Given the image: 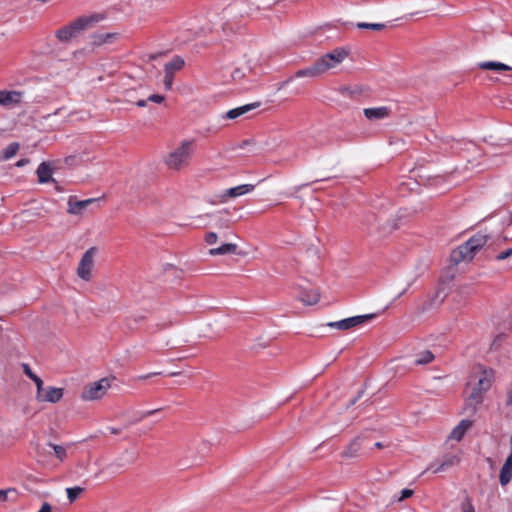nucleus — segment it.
I'll return each mask as SVG.
<instances>
[{
    "label": "nucleus",
    "mask_w": 512,
    "mask_h": 512,
    "mask_svg": "<svg viewBox=\"0 0 512 512\" xmlns=\"http://www.w3.org/2000/svg\"><path fill=\"white\" fill-rule=\"evenodd\" d=\"M110 388V380L102 378L99 381L86 385L81 393V398L85 401L101 399Z\"/></svg>",
    "instance_id": "nucleus-4"
},
{
    "label": "nucleus",
    "mask_w": 512,
    "mask_h": 512,
    "mask_svg": "<svg viewBox=\"0 0 512 512\" xmlns=\"http://www.w3.org/2000/svg\"><path fill=\"white\" fill-rule=\"evenodd\" d=\"M184 65L185 61L182 57L174 56L171 61L165 64L164 71L174 74L175 72L181 70Z\"/></svg>",
    "instance_id": "nucleus-25"
},
{
    "label": "nucleus",
    "mask_w": 512,
    "mask_h": 512,
    "mask_svg": "<svg viewBox=\"0 0 512 512\" xmlns=\"http://www.w3.org/2000/svg\"><path fill=\"white\" fill-rule=\"evenodd\" d=\"M144 319H145V317L142 315L131 317L128 319V327L133 328V324H138V323L144 321Z\"/></svg>",
    "instance_id": "nucleus-40"
},
{
    "label": "nucleus",
    "mask_w": 512,
    "mask_h": 512,
    "mask_svg": "<svg viewBox=\"0 0 512 512\" xmlns=\"http://www.w3.org/2000/svg\"><path fill=\"white\" fill-rule=\"evenodd\" d=\"M97 201L95 198H90L86 200H77L75 196H70L68 199V209L67 212L72 215H80L83 210L86 209L90 204Z\"/></svg>",
    "instance_id": "nucleus-11"
},
{
    "label": "nucleus",
    "mask_w": 512,
    "mask_h": 512,
    "mask_svg": "<svg viewBox=\"0 0 512 512\" xmlns=\"http://www.w3.org/2000/svg\"><path fill=\"white\" fill-rule=\"evenodd\" d=\"M174 74L165 72L164 86L166 90H171L173 86Z\"/></svg>",
    "instance_id": "nucleus-35"
},
{
    "label": "nucleus",
    "mask_w": 512,
    "mask_h": 512,
    "mask_svg": "<svg viewBox=\"0 0 512 512\" xmlns=\"http://www.w3.org/2000/svg\"><path fill=\"white\" fill-rule=\"evenodd\" d=\"M238 246L234 243H225L217 248H211L209 250V254L212 256L215 255H225V254H235L237 253Z\"/></svg>",
    "instance_id": "nucleus-20"
},
{
    "label": "nucleus",
    "mask_w": 512,
    "mask_h": 512,
    "mask_svg": "<svg viewBox=\"0 0 512 512\" xmlns=\"http://www.w3.org/2000/svg\"><path fill=\"white\" fill-rule=\"evenodd\" d=\"M324 72L319 65L318 61L316 60L311 66L306 67L304 69L297 70L293 76L288 78L285 83L290 82L294 78H301V77H310L315 78L320 75H322Z\"/></svg>",
    "instance_id": "nucleus-12"
},
{
    "label": "nucleus",
    "mask_w": 512,
    "mask_h": 512,
    "mask_svg": "<svg viewBox=\"0 0 512 512\" xmlns=\"http://www.w3.org/2000/svg\"><path fill=\"white\" fill-rule=\"evenodd\" d=\"M20 149V143L11 142L0 154V161H7L14 157Z\"/></svg>",
    "instance_id": "nucleus-26"
},
{
    "label": "nucleus",
    "mask_w": 512,
    "mask_h": 512,
    "mask_svg": "<svg viewBox=\"0 0 512 512\" xmlns=\"http://www.w3.org/2000/svg\"><path fill=\"white\" fill-rule=\"evenodd\" d=\"M104 19L105 15L102 13L80 16L71 23L58 29L55 32V36L60 42L67 43L81 32L93 28L97 23Z\"/></svg>",
    "instance_id": "nucleus-1"
},
{
    "label": "nucleus",
    "mask_w": 512,
    "mask_h": 512,
    "mask_svg": "<svg viewBox=\"0 0 512 512\" xmlns=\"http://www.w3.org/2000/svg\"><path fill=\"white\" fill-rule=\"evenodd\" d=\"M22 93L19 91L0 90V105L11 106L21 102Z\"/></svg>",
    "instance_id": "nucleus-13"
},
{
    "label": "nucleus",
    "mask_w": 512,
    "mask_h": 512,
    "mask_svg": "<svg viewBox=\"0 0 512 512\" xmlns=\"http://www.w3.org/2000/svg\"><path fill=\"white\" fill-rule=\"evenodd\" d=\"M165 100V97L163 95L159 94H152L148 97V101H152L155 103H162Z\"/></svg>",
    "instance_id": "nucleus-43"
},
{
    "label": "nucleus",
    "mask_w": 512,
    "mask_h": 512,
    "mask_svg": "<svg viewBox=\"0 0 512 512\" xmlns=\"http://www.w3.org/2000/svg\"><path fill=\"white\" fill-rule=\"evenodd\" d=\"M228 211H219L214 215L215 227L218 229H229L232 221L228 218Z\"/></svg>",
    "instance_id": "nucleus-22"
},
{
    "label": "nucleus",
    "mask_w": 512,
    "mask_h": 512,
    "mask_svg": "<svg viewBox=\"0 0 512 512\" xmlns=\"http://www.w3.org/2000/svg\"><path fill=\"white\" fill-rule=\"evenodd\" d=\"M298 298L305 305H315L320 300V293L315 289L304 290Z\"/></svg>",
    "instance_id": "nucleus-18"
},
{
    "label": "nucleus",
    "mask_w": 512,
    "mask_h": 512,
    "mask_svg": "<svg viewBox=\"0 0 512 512\" xmlns=\"http://www.w3.org/2000/svg\"><path fill=\"white\" fill-rule=\"evenodd\" d=\"M56 186H55V189L58 191V192H62L63 189L57 184V182L55 183Z\"/></svg>",
    "instance_id": "nucleus-58"
},
{
    "label": "nucleus",
    "mask_w": 512,
    "mask_h": 512,
    "mask_svg": "<svg viewBox=\"0 0 512 512\" xmlns=\"http://www.w3.org/2000/svg\"><path fill=\"white\" fill-rule=\"evenodd\" d=\"M484 395H485V393L473 388L471 393L469 394V397L472 398V400H477V401H480L483 403Z\"/></svg>",
    "instance_id": "nucleus-36"
},
{
    "label": "nucleus",
    "mask_w": 512,
    "mask_h": 512,
    "mask_svg": "<svg viewBox=\"0 0 512 512\" xmlns=\"http://www.w3.org/2000/svg\"><path fill=\"white\" fill-rule=\"evenodd\" d=\"M29 163H30V160L28 158H22L15 163V166L18 168H21V167L26 166Z\"/></svg>",
    "instance_id": "nucleus-46"
},
{
    "label": "nucleus",
    "mask_w": 512,
    "mask_h": 512,
    "mask_svg": "<svg viewBox=\"0 0 512 512\" xmlns=\"http://www.w3.org/2000/svg\"><path fill=\"white\" fill-rule=\"evenodd\" d=\"M489 240L485 233L478 232L471 236L465 243L453 249L450 254L451 263L457 265L462 261H471Z\"/></svg>",
    "instance_id": "nucleus-2"
},
{
    "label": "nucleus",
    "mask_w": 512,
    "mask_h": 512,
    "mask_svg": "<svg viewBox=\"0 0 512 512\" xmlns=\"http://www.w3.org/2000/svg\"><path fill=\"white\" fill-rule=\"evenodd\" d=\"M495 346H496V340L493 341L492 348H494Z\"/></svg>",
    "instance_id": "nucleus-60"
},
{
    "label": "nucleus",
    "mask_w": 512,
    "mask_h": 512,
    "mask_svg": "<svg viewBox=\"0 0 512 512\" xmlns=\"http://www.w3.org/2000/svg\"><path fill=\"white\" fill-rule=\"evenodd\" d=\"M218 235L215 232H208L205 235V242L209 245L215 244L217 242Z\"/></svg>",
    "instance_id": "nucleus-38"
},
{
    "label": "nucleus",
    "mask_w": 512,
    "mask_h": 512,
    "mask_svg": "<svg viewBox=\"0 0 512 512\" xmlns=\"http://www.w3.org/2000/svg\"><path fill=\"white\" fill-rule=\"evenodd\" d=\"M435 356L430 350H424L416 355L414 360L415 365H426L434 360Z\"/></svg>",
    "instance_id": "nucleus-28"
},
{
    "label": "nucleus",
    "mask_w": 512,
    "mask_h": 512,
    "mask_svg": "<svg viewBox=\"0 0 512 512\" xmlns=\"http://www.w3.org/2000/svg\"><path fill=\"white\" fill-rule=\"evenodd\" d=\"M481 404H482V402L477 401V400H472V398L467 396L464 401L462 413H464L468 416H474L477 413L478 408Z\"/></svg>",
    "instance_id": "nucleus-24"
},
{
    "label": "nucleus",
    "mask_w": 512,
    "mask_h": 512,
    "mask_svg": "<svg viewBox=\"0 0 512 512\" xmlns=\"http://www.w3.org/2000/svg\"><path fill=\"white\" fill-rule=\"evenodd\" d=\"M161 409H155V410H149V411H146L142 414L141 418H144V417H147V416H150L158 411H160Z\"/></svg>",
    "instance_id": "nucleus-51"
},
{
    "label": "nucleus",
    "mask_w": 512,
    "mask_h": 512,
    "mask_svg": "<svg viewBox=\"0 0 512 512\" xmlns=\"http://www.w3.org/2000/svg\"><path fill=\"white\" fill-rule=\"evenodd\" d=\"M52 507L48 502H44L38 512H51Z\"/></svg>",
    "instance_id": "nucleus-47"
},
{
    "label": "nucleus",
    "mask_w": 512,
    "mask_h": 512,
    "mask_svg": "<svg viewBox=\"0 0 512 512\" xmlns=\"http://www.w3.org/2000/svg\"><path fill=\"white\" fill-rule=\"evenodd\" d=\"M180 374H181V372H171V373L168 374V376L174 377V376H178Z\"/></svg>",
    "instance_id": "nucleus-57"
},
{
    "label": "nucleus",
    "mask_w": 512,
    "mask_h": 512,
    "mask_svg": "<svg viewBox=\"0 0 512 512\" xmlns=\"http://www.w3.org/2000/svg\"><path fill=\"white\" fill-rule=\"evenodd\" d=\"M19 499V492L15 488L0 489V502H16Z\"/></svg>",
    "instance_id": "nucleus-27"
},
{
    "label": "nucleus",
    "mask_w": 512,
    "mask_h": 512,
    "mask_svg": "<svg viewBox=\"0 0 512 512\" xmlns=\"http://www.w3.org/2000/svg\"><path fill=\"white\" fill-rule=\"evenodd\" d=\"M505 405L507 407L512 406V382L510 383L509 388L507 390Z\"/></svg>",
    "instance_id": "nucleus-42"
},
{
    "label": "nucleus",
    "mask_w": 512,
    "mask_h": 512,
    "mask_svg": "<svg viewBox=\"0 0 512 512\" xmlns=\"http://www.w3.org/2000/svg\"><path fill=\"white\" fill-rule=\"evenodd\" d=\"M90 46L92 48H97L105 44H112L119 38V33L110 32V33H93L91 36Z\"/></svg>",
    "instance_id": "nucleus-10"
},
{
    "label": "nucleus",
    "mask_w": 512,
    "mask_h": 512,
    "mask_svg": "<svg viewBox=\"0 0 512 512\" xmlns=\"http://www.w3.org/2000/svg\"><path fill=\"white\" fill-rule=\"evenodd\" d=\"M504 465L512 468V449H511V452H510L509 456L507 457Z\"/></svg>",
    "instance_id": "nucleus-52"
},
{
    "label": "nucleus",
    "mask_w": 512,
    "mask_h": 512,
    "mask_svg": "<svg viewBox=\"0 0 512 512\" xmlns=\"http://www.w3.org/2000/svg\"><path fill=\"white\" fill-rule=\"evenodd\" d=\"M462 512H475L474 506L469 498H466L461 505Z\"/></svg>",
    "instance_id": "nucleus-37"
},
{
    "label": "nucleus",
    "mask_w": 512,
    "mask_h": 512,
    "mask_svg": "<svg viewBox=\"0 0 512 512\" xmlns=\"http://www.w3.org/2000/svg\"><path fill=\"white\" fill-rule=\"evenodd\" d=\"M110 432H111V434L117 435V434L121 433V429L120 428L111 427L110 428Z\"/></svg>",
    "instance_id": "nucleus-53"
},
{
    "label": "nucleus",
    "mask_w": 512,
    "mask_h": 512,
    "mask_svg": "<svg viewBox=\"0 0 512 512\" xmlns=\"http://www.w3.org/2000/svg\"><path fill=\"white\" fill-rule=\"evenodd\" d=\"M404 293H405V290H404V291H402V292H400V294H399V296H398V297H400V296H401V295H403Z\"/></svg>",
    "instance_id": "nucleus-61"
},
{
    "label": "nucleus",
    "mask_w": 512,
    "mask_h": 512,
    "mask_svg": "<svg viewBox=\"0 0 512 512\" xmlns=\"http://www.w3.org/2000/svg\"><path fill=\"white\" fill-rule=\"evenodd\" d=\"M64 396V389L49 386L44 388L41 386L40 390L36 392V399L39 402L58 403Z\"/></svg>",
    "instance_id": "nucleus-8"
},
{
    "label": "nucleus",
    "mask_w": 512,
    "mask_h": 512,
    "mask_svg": "<svg viewBox=\"0 0 512 512\" xmlns=\"http://www.w3.org/2000/svg\"><path fill=\"white\" fill-rule=\"evenodd\" d=\"M356 27L358 29H371V30L380 31V30H383L386 26H385V24H382V23L359 22L356 24Z\"/></svg>",
    "instance_id": "nucleus-33"
},
{
    "label": "nucleus",
    "mask_w": 512,
    "mask_h": 512,
    "mask_svg": "<svg viewBox=\"0 0 512 512\" xmlns=\"http://www.w3.org/2000/svg\"><path fill=\"white\" fill-rule=\"evenodd\" d=\"M97 252L96 247H90L82 256L77 267V275L84 281H90L92 278V268L94 266V256Z\"/></svg>",
    "instance_id": "nucleus-6"
},
{
    "label": "nucleus",
    "mask_w": 512,
    "mask_h": 512,
    "mask_svg": "<svg viewBox=\"0 0 512 512\" xmlns=\"http://www.w3.org/2000/svg\"><path fill=\"white\" fill-rule=\"evenodd\" d=\"M375 317H376V314L358 315V316L349 317V318L342 319V320L335 321V322H329V323H327V326L331 327V328H336L339 330H349V329L354 328L358 325H361L364 322H366L367 320L373 319Z\"/></svg>",
    "instance_id": "nucleus-7"
},
{
    "label": "nucleus",
    "mask_w": 512,
    "mask_h": 512,
    "mask_svg": "<svg viewBox=\"0 0 512 512\" xmlns=\"http://www.w3.org/2000/svg\"><path fill=\"white\" fill-rule=\"evenodd\" d=\"M375 447L380 449L383 447V444L381 442H377V443H375Z\"/></svg>",
    "instance_id": "nucleus-59"
},
{
    "label": "nucleus",
    "mask_w": 512,
    "mask_h": 512,
    "mask_svg": "<svg viewBox=\"0 0 512 512\" xmlns=\"http://www.w3.org/2000/svg\"><path fill=\"white\" fill-rule=\"evenodd\" d=\"M23 370L24 373L35 383L37 390H40L41 386L44 385L42 379L31 370L28 364H23Z\"/></svg>",
    "instance_id": "nucleus-31"
},
{
    "label": "nucleus",
    "mask_w": 512,
    "mask_h": 512,
    "mask_svg": "<svg viewBox=\"0 0 512 512\" xmlns=\"http://www.w3.org/2000/svg\"><path fill=\"white\" fill-rule=\"evenodd\" d=\"M480 69L483 70H496V71H511L512 67L501 63V62H494V61H485L480 62L478 64Z\"/></svg>",
    "instance_id": "nucleus-23"
},
{
    "label": "nucleus",
    "mask_w": 512,
    "mask_h": 512,
    "mask_svg": "<svg viewBox=\"0 0 512 512\" xmlns=\"http://www.w3.org/2000/svg\"><path fill=\"white\" fill-rule=\"evenodd\" d=\"M259 106H260V102H255V103H251V104H247V105H244L241 107L231 109L225 114V118L236 119V118L242 116L243 114H245Z\"/></svg>",
    "instance_id": "nucleus-17"
},
{
    "label": "nucleus",
    "mask_w": 512,
    "mask_h": 512,
    "mask_svg": "<svg viewBox=\"0 0 512 512\" xmlns=\"http://www.w3.org/2000/svg\"><path fill=\"white\" fill-rule=\"evenodd\" d=\"M83 492L84 488L79 486L69 487L66 489L67 498L70 503L75 502Z\"/></svg>",
    "instance_id": "nucleus-32"
},
{
    "label": "nucleus",
    "mask_w": 512,
    "mask_h": 512,
    "mask_svg": "<svg viewBox=\"0 0 512 512\" xmlns=\"http://www.w3.org/2000/svg\"><path fill=\"white\" fill-rule=\"evenodd\" d=\"M363 112L368 120H380L390 115V109L386 106L365 108Z\"/></svg>",
    "instance_id": "nucleus-14"
},
{
    "label": "nucleus",
    "mask_w": 512,
    "mask_h": 512,
    "mask_svg": "<svg viewBox=\"0 0 512 512\" xmlns=\"http://www.w3.org/2000/svg\"><path fill=\"white\" fill-rule=\"evenodd\" d=\"M512 479V468L509 466H506L503 464L500 475H499V481L502 486L507 485Z\"/></svg>",
    "instance_id": "nucleus-30"
},
{
    "label": "nucleus",
    "mask_w": 512,
    "mask_h": 512,
    "mask_svg": "<svg viewBox=\"0 0 512 512\" xmlns=\"http://www.w3.org/2000/svg\"><path fill=\"white\" fill-rule=\"evenodd\" d=\"M115 466H116V467H122V465H121V464L116 463V462L111 463L108 467H109V468H112V467H115Z\"/></svg>",
    "instance_id": "nucleus-56"
},
{
    "label": "nucleus",
    "mask_w": 512,
    "mask_h": 512,
    "mask_svg": "<svg viewBox=\"0 0 512 512\" xmlns=\"http://www.w3.org/2000/svg\"><path fill=\"white\" fill-rule=\"evenodd\" d=\"M459 462V458L456 456H449L439 466L433 469V473H439L445 471L447 468L452 467Z\"/></svg>",
    "instance_id": "nucleus-29"
},
{
    "label": "nucleus",
    "mask_w": 512,
    "mask_h": 512,
    "mask_svg": "<svg viewBox=\"0 0 512 512\" xmlns=\"http://www.w3.org/2000/svg\"><path fill=\"white\" fill-rule=\"evenodd\" d=\"M37 176L39 183H56V180L52 177L53 170L49 163L42 162L37 168Z\"/></svg>",
    "instance_id": "nucleus-15"
},
{
    "label": "nucleus",
    "mask_w": 512,
    "mask_h": 512,
    "mask_svg": "<svg viewBox=\"0 0 512 512\" xmlns=\"http://www.w3.org/2000/svg\"><path fill=\"white\" fill-rule=\"evenodd\" d=\"M192 154V141L185 140L181 146L171 152L165 162L170 169L180 170L182 167L188 165V161Z\"/></svg>",
    "instance_id": "nucleus-3"
},
{
    "label": "nucleus",
    "mask_w": 512,
    "mask_h": 512,
    "mask_svg": "<svg viewBox=\"0 0 512 512\" xmlns=\"http://www.w3.org/2000/svg\"><path fill=\"white\" fill-rule=\"evenodd\" d=\"M48 445L54 450L56 457L60 461H64L67 458V452L63 446L53 443H49Z\"/></svg>",
    "instance_id": "nucleus-34"
},
{
    "label": "nucleus",
    "mask_w": 512,
    "mask_h": 512,
    "mask_svg": "<svg viewBox=\"0 0 512 512\" xmlns=\"http://www.w3.org/2000/svg\"><path fill=\"white\" fill-rule=\"evenodd\" d=\"M361 449V438L355 437L346 447V449L342 452V457L345 458H354L358 455V452Z\"/></svg>",
    "instance_id": "nucleus-19"
},
{
    "label": "nucleus",
    "mask_w": 512,
    "mask_h": 512,
    "mask_svg": "<svg viewBox=\"0 0 512 512\" xmlns=\"http://www.w3.org/2000/svg\"><path fill=\"white\" fill-rule=\"evenodd\" d=\"M147 102H148V98L147 99H140V100L136 101L135 104L138 107H145L147 105Z\"/></svg>",
    "instance_id": "nucleus-50"
},
{
    "label": "nucleus",
    "mask_w": 512,
    "mask_h": 512,
    "mask_svg": "<svg viewBox=\"0 0 512 512\" xmlns=\"http://www.w3.org/2000/svg\"><path fill=\"white\" fill-rule=\"evenodd\" d=\"M473 425V421L469 419H463L459 422V424L451 431L450 438L456 441L462 440L465 433L468 429H470Z\"/></svg>",
    "instance_id": "nucleus-16"
},
{
    "label": "nucleus",
    "mask_w": 512,
    "mask_h": 512,
    "mask_svg": "<svg viewBox=\"0 0 512 512\" xmlns=\"http://www.w3.org/2000/svg\"><path fill=\"white\" fill-rule=\"evenodd\" d=\"M162 373L161 372H153V373H149V374H146V375H141V376H138V380H145V379H148L152 376H157V375H161Z\"/></svg>",
    "instance_id": "nucleus-48"
},
{
    "label": "nucleus",
    "mask_w": 512,
    "mask_h": 512,
    "mask_svg": "<svg viewBox=\"0 0 512 512\" xmlns=\"http://www.w3.org/2000/svg\"><path fill=\"white\" fill-rule=\"evenodd\" d=\"M512 255V248H508L502 252H500L499 254H497L495 256V259L497 261H501V260H504V259H507L508 257H510Z\"/></svg>",
    "instance_id": "nucleus-39"
},
{
    "label": "nucleus",
    "mask_w": 512,
    "mask_h": 512,
    "mask_svg": "<svg viewBox=\"0 0 512 512\" xmlns=\"http://www.w3.org/2000/svg\"><path fill=\"white\" fill-rule=\"evenodd\" d=\"M255 188L252 184H242L236 187H232L229 189H226L220 196L219 201L220 202H226L228 198H236L242 195H245L251 191H253Z\"/></svg>",
    "instance_id": "nucleus-9"
},
{
    "label": "nucleus",
    "mask_w": 512,
    "mask_h": 512,
    "mask_svg": "<svg viewBox=\"0 0 512 512\" xmlns=\"http://www.w3.org/2000/svg\"><path fill=\"white\" fill-rule=\"evenodd\" d=\"M232 78L234 80H240L242 79L244 76H245V73L240 69V68H236L233 72H232Z\"/></svg>",
    "instance_id": "nucleus-44"
},
{
    "label": "nucleus",
    "mask_w": 512,
    "mask_h": 512,
    "mask_svg": "<svg viewBox=\"0 0 512 512\" xmlns=\"http://www.w3.org/2000/svg\"><path fill=\"white\" fill-rule=\"evenodd\" d=\"M350 50L345 47L335 48L333 51L324 54L320 58L317 59L319 65L321 66L323 72L325 73L331 68H334L338 64H340L345 58L349 56Z\"/></svg>",
    "instance_id": "nucleus-5"
},
{
    "label": "nucleus",
    "mask_w": 512,
    "mask_h": 512,
    "mask_svg": "<svg viewBox=\"0 0 512 512\" xmlns=\"http://www.w3.org/2000/svg\"><path fill=\"white\" fill-rule=\"evenodd\" d=\"M414 494V491L411 490V489H403L401 491V496L397 498V501H402L404 499H407L409 497H411L412 495Z\"/></svg>",
    "instance_id": "nucleus-41"
},
{
    "label": "nucleus",
    "mask_w": 512,
    "mask_h": 512,
    "mask_svg": "<svg viewBox=\"0 0 512 512\" xmlns=\"http://www.w3.org/2000/svg\"><path fill=\"white\" fill-rule=\"evenodd\" d=\"M252 143H253V140H243L240 147L244 148L245 146L252 144Z\"/></svg>",
    "instance_id": "nucleus-54"
},
{
    "label": "nucleus",
    "mask_w": 512,
    "mask_h": 512,
    "mask_svg": "<svg viewBox=\"0 0 512 512\" xmlns=\"http://www.w3.org/2000/svg\"><path fill=\"white\" fill-rule=\"evenodd\" d=\"M491 386L492 376L486 370H483L481 377L473 388L486 394Z\"/></svg>",
    "instance_id": "nucleus-21"
},
{
    "label": "nucleus",
    "mask_w": 512,
    "mask_h": 512,
    "mask_svg": "<svg viewBox=\"0 0 512 512\" xmlns=\"http://www.w3.org/2000/svg\"><path fill=\"white\" fill-rule=\"evenodd\" d=\"M74 159H75L74 156H69V157L65 158V162H66V164H71Z\"/></svg>",
    "instance_id": "nucleus-55"
},
{
    "label": "nucleus",
    "mask_w": 512,
    "mask_h": 512,
    "mask_svg": "<svg viewBox=\"0 0 512 512\" xmlns=\"http://www.w3.org/2000/svg\"><path fill=\"white\" fill-rule=\"evenodd\" d=\"M493 144H495V142H492ZM512 143V139L509 138V137H504V138H499V141L496 143V145H499V146H508Z\"/></svg>",
    "instance_id": "nucleus-45"
},
{
    "label": "nucleus",
    "mask_w": 512,
    "mask_h": 512,
    "mask_svg": "<svg viewBox=\"0 0 512 512\" xmlns=\"http://www.w3.org/2000/svg\"><path fill=\"white\" fill-rule=\"evenodd\" d=\"M363 391H359L357 396H355L353 399L350 400L349 404H348V407L354 405L363 395Z\"/></svg>",
    "instance_id": "nucleus-49"
}]
</instances>
